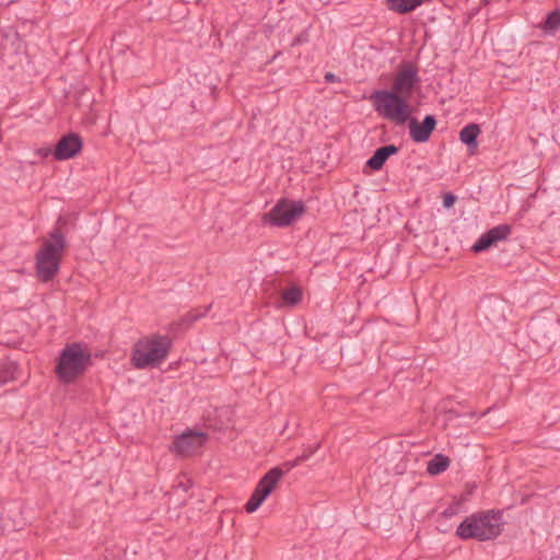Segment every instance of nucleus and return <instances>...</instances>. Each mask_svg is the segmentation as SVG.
Masks as SVG:
<instances>
[{
	"label": "nucleus",
	"instance_id": "6ab92c4d",
	"mask_svg": "<svg viewBox=\"0 0 560 560\" xmlns=\"http://www.w3.org/2000/svg\"><path fill=\"white\" fill-rule=\"evenodd\" d=\"M34 154L39 159H46L51 154L54 155V150L50 145H43L40 148L35 149Z\"/></svg>",
	"mask_w": 560,
	"mask_h": 560
},
{
	"label": "nucleus",
	"instance_id": "9b49d317",
	"mask_svg": "<svg viewBox=\"0 0 560 560\" xmlns=\"http://www.w3.org/2000/svg\"><path fill=\"white\" fill-rule=\"evenodd\" d=\"M511 234V226L508 224H500L492 229H490L488 232L483 233L478 241L474 244L472 250L476 253L483 252L491 247L492 245L497 244L498 242H501L505 240Z\"/></svg>",
	"mask_w": 560,
	"mask_h": 560
},
{
	"label": "nucleus",
	"instance_id": "4be33fe9",
	"mask_svg": "<svg viewBox=\"0 0 560 560\" xmlns=\"http://www.w3.org/2000/svg\"><path fill=\"white\" fill-rule=\"evenodd\" d=\"M445 514H446L447 516H451V515L453 514V512L447 510V511L445 512Z\"/></svg>",
	"mask_w": 560,
	"mask_h": 560
},
{
	"label": "nucleus",
	"instance_id": "7ed1b4c3",
	"mask_svg": "<svg viewBox=\"0 0 560 560\" xmlns=\"http://www.w3.org/2000/svg\"><path fill=\"white\" fill-rule=\"evenodd\" d=\"M91 354L86 348L79 343L67 346L59 355L56 374L62 383H73L88 369Z\"/></svg>",
	"mask_w": 560,
	"mask_h": 560
},
{
	"label": "nucleus",
	"instance_id": "f03ea898",
	"mask_svg": "<svg viewBox=\"0 0 560 560\" xmlns=\"http://www.w3.org/2000/svg\"><path fill=\"white\" fill-rule=\"evenodd\" d=\"M503 525L504 521L501 511L489 510L476 512L465 517L457 526L456 535L464 540H492L501 535Z\"/></svg>",
	"mask_w": 560,
	"mask_h": 560
},
{
	"label": "nucleus",
	"instance_id": "0eeeda50",
	"mask_svg": "<svg viewBox=\"0 0 560 560\" xmlns=\"http://www.w3.org/2000/svg\"><path fill=\"white\" fill-rule=\"evenodd\" d=\"M283 477V471L276 467L270 469L257 483L253 494L245 504L247 513L256 512Z\"/></svg>",
	"mask_w": 560,
	"mask_h": 560
},
{
	"label": "nucleus",
	"instance_id": "f8f14e48",
	"mask_svg": "<svg viewBox=\"0 0 560 560\" xmlns=\"http://www.w3.org/2000/svg\"><path fill=\"white\" fill-rule=\"evenodd\" d=\"M398 152V148L394 144H388L378 148L374 154L368 160L366 164L374 171H380L386 160Z\"/></svg>",
	"mask_w": 560,
	"mask_h": 560
},
{
	"label": "nucleus",
	"instance_id": "dca6fc26",
	"mask_svg": "<svg viewBox=\"0 0 560 560\" xmlns=\"http://www.w3.org/2000/svg\"><path fill=\"white\" fill-rule=\"evenodd\" d=\"M450 466L448 457L438 454L431 460H429L427 466V471L430 475H439L445 471Z\"/></svg>",
	"mask_w": 560,
	"mask_h": 560
},
{
	"label": "nucleus",
	"instance_id": "2eb2a0df",
	"mask_svg": "<svg viewBox=\"0 0 560 560\" xmlns=\"http://www.w3.org/2000/svg\"><path fill=\"white\" fill-rule=\"evenodd\" d=\"M388 8L398 13L413 11L422 4V0H387Z\"/></svg>",
	"mask_w": 560,
	"mask_h": 560
},
{
	"label": "nucleus",
	"instance_id": "412c9836",
	"mask_svg": "<svg viewBox=\"0 0 560 560\" xmlns=\"http://www.w3.org/2000/svg\"><path fill=\"white\" fill-rule=\"evenodd\" d=\"M337 80V78L335 77V74L328 72L325 74V81L330 83V82H335Z\"/></svg>",
	"mask_w": 560,
	"mask_h": 560
},
{
	"label": "nucleus",
	"instance_id": "39448f33",
	"mask_svg": "<svg viewBox=\"0 0 560 560\" xmlns=\"http://www.w3.org/2000/svg\"><path fill=\"white\" fill-rule=\"evenodd\" d=\"M65 246V237L58 231L44 242L36 256V270L40 280L49 281L58 272Z\"/></svg>",
	"mask_w": 560,
	"mask_h": 560
},
{
	"label": "nucleus",
	"instance_id": "9d476101",
	"mask_svg": "<svg viewBox=\"0 0 560 560\" xmlns=\"http://www.w3.org/2000/svg\"><path fill=\"white\" fill-rule=\"evenodd\" d=\"M407 122L410 138L417 143L427 142L436 126V119L432 115H427L421 122L410 116Z\"/></svg>",
	"mask_w": 560,
	"mask_h": 560
},
{
	"label": "nucleus",
	"instance_id": "f257e3e1",
	"mask_svg": "<svg viewBox=\"0 0 560 560\" xmlns=\"http://www.w3.org/2000/svg\"><path fill=\"white\" fill-rule=\"evenodd\" d=\"M419 83L417 69L410 63L402 65L395 73L389 90H377L371 94L375 112L396 125L406 124L412 114L410 98Z\"/></svg>",
	"mask_w": 560,
	"mask_h": 560
},
{
	"label": "nucleus",
	"instance_id": "20e7f679",
	"mask_svg": "<svg viewBox=\"0 0 560 560\" xmlns=\"http://www.w3.org/2000/svg\"><path fill=\"white\" fill-rule=\"evenodd\" d=\"M171 348L165 336H152L139 340L132 351V363L138 369L153 368L163 362Z\"/></svg>",
	"mask_w": 560,
	"mask_h": 560
},
{
	"label": "nucleus",
	"instance_id": "5701e85b",
	"mask_svg": "<svg viewBox=\"0 0 560 560\" xmlns=\"http://www.w3.org/2000/svg\"><path fill=\"white\" fill-rule=\"evenodd\" d=\"M7 381H8V378H7V377H5V378H3V380H0V382H3V383H4V382H7Z\"/></svg>",
	"mask_w": 560,
	"mask_h": 560
},
{
	"label": "nucleus",
	"instance_id": "a211bd4d",
	"mask_svg": "<svg viewBox=\"0 0 560 560\" xmlns=\"http://www.w3.org/2000/svg\"><path fill=\"white\" fill-rule=\"evenodd\" d=\"M315 452V448H312L307 452H304L303 454H301L300 456L296 457V459L292 460V462H287L284 465L287 466V469H291L295 466H298L299 464H301L302 462L304 460H307L310 458V456Z\"/></svg>",
	"mask_w": 560,
	"mask_h": 560
},
{
	"label": "nucleus",
	"instance_id": "1a4fd4ad",
	"mask_svg": "<svg viewBox=\"0 0 560 560\" xmlns=\"http://www.w3.org/2000/svg\"><path fill=\"white\" fill-rule=\"evenodd\" d=\"M82 149V140L75 133L63 136L56 144L54 159L65 161L74 158Z\"/></svg>",
	"mask_w": 560,
	"mask_h": 560
},
{
	"label": "nucleus",
	"instance_id": "423d86ee",
	"mask_svg": "<svg viewBox=\"0 0 560 560\" xmlns=\"http://www.w3.org/2000/svg\"><path fill=\"white\" fill-rule=\"evenodd\" d=\"M305 208L301 201L282 199L264 215L265 224L275 226H288L295 222L304 212Z\"/></svg>",
	"mask_w": 560,
	"mask_h": 560
},
{
	"label": "nucleus",
	"instance_id": "6e6552de",
	"mask_svg": "<svg viewBox=\"0 0 560 560\" xmlns=\"http://www.w3.org/2000/svg\"><path fill=\"white\" fill-rule=\"evenodd\" d=\"M207 435L201 431L187 430L173 442V452L180 456L196 454L206 443Z\"/></svg>",
	"mask_w": 560,
	"mask_h": 560
},
{
	"label": "nucleus",
	"instance_id": "ddd939ff",
	"mask_svg": "<svg viewBox=\"0 0 560 560\" xmlns=\"http://www.w3.org/2000/svg\"><path fill=\"white\" fill-rule=\"evenodd\" d=\"M480 133V127L477 124H468L459 131V140L471 151L478 147L477 138Z\"/></svg>",
	"mask_w": 560,
	"mask_h": 560
},
{
	"label": "nucleus",
	"instance_id": "f3484780",
	"mask_svg": "<svg viewBox=\"0 0 560 560\" xmlns=\"http://www.w3.org/2000/svg\"><path fill=\"white\" fill-rule=\"evenodd\" d=\"M542 27L546 33L553 34L560 27V11L548 14Z\"/></svg>",
	"mask_w": 560,
	"mask_h": 560
},
{
	"label": "nucleus",
	"instance_id": "aec40b11",
	"mask_svg": "<svg viewBox=\"0 0 560 560\" xmlns=\"http://www.w3.org/2000/svg\"><path fill=\"white\" fill-rule=\"evenodd\" d=\"M455 200H456V198H455V196H454V195H452V194H446V195L444 196V198H443V206H444L445 208H451V207L454 205Z\"/></svg>",
	"mask_w": 560,
	"mask_h": 560
},
{
	"label": "nucleus",
	"instance_id": "4468645a",
	"mask_svg": "<svg viewBox=\"0 0 560 560\" xmlns=\"http://www.w3.org/2000/svg\"><path fill=\"white\" fill-rule=\"evenodd\" d=\"M303 292L298 285H291L284 289L281 293V305L283 306H295L302 300Z\"/></svg>",
	"mask_w": 560,
	"mask_h": 560
}]
</instances>
